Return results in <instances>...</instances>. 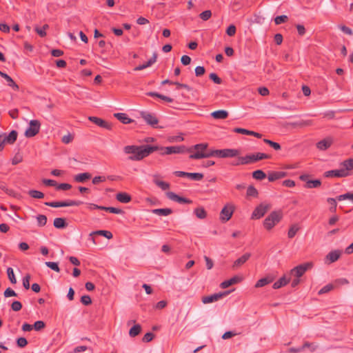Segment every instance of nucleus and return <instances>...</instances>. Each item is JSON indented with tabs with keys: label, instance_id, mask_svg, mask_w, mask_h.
Here are the masks:
<instances>
[{
	"label": "nucleus",
	"instance_id": "obj_55",
	"mask_svg": "<svg viewBox=\"0 0 353 353\" xmlns=\"http://www.w3.org/2000/svg\"><path fill=\"white\" fill-rule=\"evenodd\" d=\"M334 285L332 283H329L323 287L318 292L319 294H323L327 293L334 289Z\"/></svg>",
	"mask_w": 353,
	"mask_h": 353
},
{
	"label": "nucleus",
	"instance_id": "obj_38",
	"mask_svg": "<svg viewBox=\"0 0 353 353\" xmlns=\"http://www.w3.org/2000/svg\"><path fill=\"white\" fill-rule=\"evenodd\" d=\"M194 213L198 219H204L207 216V212L203 207H199L194 209Z\"/></svg>",
	"mask_w": 353,
	"mask_h": 353
},
{
	"label": "nucleus",
	"instance_id": "obj_25",
	"mask_svg": "<svg viewBox=\"0 0 353 353\" xmlns=\"http://www.w3.org/2000/svg\"><path fill=\"white\" fill-rule=\"evenodd\" d=\"M251 256L250 253H245L237 259L233 263L232 268H237L243 265Z\"/></svg>",
	"mask_w": 353,
	"mask_h": 353
},
{
	"label": "nucleus",
	"instance_id": "obj_8",
	"mask_svg": "<svg viewBox=\"0 0 353 353\" xmlns=\"http://www.w3.org/2000/svg\"><path fill=\"white\" fill-rule=\"evenodd\" d=\"M271 205L270 204L261 203L254 210L251 218L252 219H259L263 217L265 214L270 210Z\"/></svg>",
	"mask_w": 353,
	"mask_h": 353
},
{
	"label": "nucleus",
	"instance_id": "obj_11",
	"mask_svg": "<svg viewBox=\"0 0 353 353\" xmlns=\"http://www.w3.org/2000/svg\"><path fill=\"white\" fill-rule=\"evenodd\" d=\"M216 157L219 158H232L238 156L240 154V151L236 149H222L216 150Z\"/></svg>",
	"mask_w": 353,
	"mask_h": 353
},
{
	"label": "nucleus",
	"instance_id": "obj_32",
	"mask_svg": "<svg viewBox=\"0 0 353 353\" xmlns=\"http://www.w3.org/2000/svg\"><path fill=\"white\" fill-rule=\"evenodd\" d=\"M92 175L89 172L80 173L74 176V180L77 183H83L88 179H90Z\"/></svg>",
	"mask_w": 353,
	"mask_h": 353
},
{
	"label": "nucleus",
	"instance_id": "obj_50",
	"mask_svg": "<svg viewBox=\"0 0 353 353\" xmlns=\"http://www.w3.org/2000/svg\"><path fill=\"white\" fill-rule=\"evenodd\" d=\"M258 190L253 186L249 185L247 189V196L256 197L258 196Z\"/></svg>",
	"mask_w": 353,
	"mask_h": 353
},
{
	"label": "nucleus",
	"instance_id": "obj_22",
	"mask_svg": "<svg viewBox=\"0 0 353 353\" xmlns=\"http://www.w3.org/2000/svg\"><path fill=\"white\" fill-rule=\"evenodd\" d=\"M159 175L158 174H154L152 176L153 178V183L157 185L159 188H160L162 190H167L170 188V185L168 183L161 181L159 179Z\"/></svg>",
	"mask_w": 353,
	"mask_h": 353
},
{
	"label": "nucleus",
	"instance_id": "obj_26",
	"mask_svg": "<svg viewBox=\"0 0 353 353\" xmlns=\"http://www.w3.org/2000/svg\"><path fill=\"white\" fill-rule=\"evenodd\" d=\"M233 131L234 132L239 133V134H246V135H252L256 138H261V137H262V134L260 133H258V132H256L254 131H251V130H246L244 128H236L233 130Z\"/></svg>",
	"mask_w": 353,
	"mask_h": 353
},
{
	"label": "nucleus",
	"instance_id": "obj_59",
	"mask_svg": "<svg viewBox=\"0 0 353 353\" xmlns=\"http://www.w3.org/2000/svg\"><path fill=\"white\" fill-rule=\"evenodd\" d=\"M209 78L216 84H221L222 83V79L219 77L216 73L212 72L210 74Z\"/></svg>",
	"mask_w": 353,
	"mask_h": 353
},
{
	"label": "nucleus",
	"instance_id": "obj_6",
	"mask_svg": "<svg viewBox=\"0 0 353 353\" xmlns=\"http://www.w3.org/2000/svg\"><path fill=\"white\" fill-rule=\"evenodd\" d=\"M83 202L81 201L68 200L63 201L46 202L45 205L52 208H61L68 206H79Z\"/></svg>",
	"mask_w": 353,
	"mask_h": 353
},
{
	"label": "nucleus",
	"instance_id": "obj_60",
	"mask_svg": "<svg viewBox=\"0 0 353 353\" xmlns=\"http://www.w3.org/2000/svg\"><path fill=\"white\" fill-rule=\"evenodd\" d=\"M11 308L14 312H18L22 308V304L20 301H14L11 305Z\"/></svg>",
	"mask_w": 353,
	"mask_h": 353
},
{
	"label": "nucleus",
	"instance_id": "obj_33",
	"mask_svg": "<svg viewBox=\"0 0 353 353\" xmlns=\"http://www.w3.org/2000/svg\"><path fill=\"white\" fill-rule=\"evenodd\" d=\"M211 116L216 119H225L228 117V112L224 110H219L212 112Z\"/></svg>",
	"mask_w": 353,
	"mask_h": 353
},
{
	"label": "nucleus",
	"instance_id": "obj_35",
	"mask_svg": "<svg viewBox=\"0 0 353 353\" xmlns=\"http://www.w3.org/2000/svg\"><path fill=\"white\" fill-rule=\"evenodd\" d=\"M53 225L57 229H63L68 226V223L64 218H55Z\"/></svg>",
	"mask_w": 353,
	"mask_h": 353
},
{
	"label": "nucleus",
	"instance_id": "obj_49",
	"mask_svg": "<svg viewBox=\"0 0 353 353\" xmlns=\"http://www.w3.org/2000/svg\"><path fill=\"white\" fill-rule=\"evenodd\" d=\"M37 224L39 227L45 226L47 223V217L46 215L39 214L37 216Z\"/></svg>",
	"mask_w": 353,
	"mask_h": 353
},
{
	"label": "nucleus",
	"instance_id": "obj_21",
	"mask_svg": "<svg viewBox=\"0 0 353 353\" xmlns=\"http://www.w3.org/2000/svg\"><path fill=\"white\" fill-rule=\"evenodd\" d=\"M157 54L154 52L152 54V57L146 63L135 67L134 68V71H139V70H142L143 69H145L148 67L151 66L152 64H154L157 61Z\"/></svg>",
	"mask_w": 353,
	"mask_h": 353
},
{
	"label": "nucleus",
	"instance_id": "obj_12",
	"mask_svg": "<svg viewBox=\"0 0 353 353\" xmlns=\"http://www.w3.org/2000/svg\"><path fill=\"white\" fill-rule=\"evenodd\" d=\"M216 150H208V148L203 152H196L194 154L190 155L189 158L192 159H200L203 158H210L212 157H216Z\"/></svg>",
	"mask_w": 353,
	"mask_h": 353
},
{
	"label": "nucleus",
	"instance_id": "obj_27",
	"mask_svg": "<svg viewBox=\"0 0 353 353\" xmlns=\"http://www.w3.org/2000/svg\"><path fill=\"white\" fill-rule=\"evenodd\" d=\"M240 281H241V278L237 276H235L228 280H225L223 282H222L221 283L220 286L221 288L225 289V288H227L230 287V285L236 284Z\"/></svg>",
	"mask_w": 353,
	"mask_h": 353
},
{
	"label": "nucleus",
	"instance_id": "obj_19",
	"mask_svg": "<svg viewBox=\"0 0 353 353\" xmlns=\"http://www.w3.org/2000/svg\"><path fill=\"white\" fill-rule=\"evenodd\" d=\"M3 135V141L5 142V144H13L18 136V132L16 130H12L8 134H1Z\"/></svg>",
	"mask_w": 353,
	"mask_h": 353
},
{
	"label": "nucleus",
	"instance_id": "obj_57",
	"mask_svg": "<svg viewBox=\"0 0 353 353\" xmlns=\"http://www.w3.org/2000/svg\"><path fill=\"white\" fill-rule=\"evenodd\" d=\"M71 188H72V185L69 183H60V184L57 183L56 189L57 190H70Z\"/></svg>",
	"mask_w": 353,
	"mask_h": 353
},
{
	"label": "nucleus",
	"instance_id": "obj_48",
	"mask_svg": "<svg viewBox=\"0 0 353 353\" xmlns=\"http://www.w3.org/2000/svg\"><path fill=\"white\" fill-rule=\"evenodd\" d=\"M341 165L346 166V170H347L348 172H350V171L353 170V159H348L343 161L341 163Z\"/></svg>",
	"mask_w": 353,
	"mask_h": 353
},
{
	"label": "nucleus",
	"instance_id": "obj_24",
	"mask_svg": "<svg viewBox=\"0 0 353 353\" xmlns=\"http://www.w3.org/2000/svg\"><path fill=\"white\" fill-rule=\"evenodd\" d=\"M287 176V172L283 171L271 172L268 174V180L270 182L274 181L277 179L284 178Z\"/></svg>",
	"mask_w": 353,
	"mask_h": 353
},
{
	"label": "nucleus",
	"instance_id": "obj_28",
	"mask_svg": "<svg viewBox=\"0 0 353 353\" xmlns=\"http://www.w3.org/2000/svg\"><path fill=\"white\" fill-rule=\"evenodd\" d=\"M0 76L5 79L8 82V85L12 88L14 90H19L18 85L13 81V79L6 73L3 72L0 70Z\"/></svg>",
	"mask_w": 353,
	"mask_h": 353
},
{
	"label": "nucleus",
	"instance_id": "obj_54",
	"mask_svg": "<svg viewBox=\"0 0 353 353\" xmlns=\"http://www.w3.org/2000/svg\"><path fill=\"white\" fill-rule=\"evenodd\" d=\"M288 20L287 15H280L274 18V23L276 25H280L285 23Z\"/></svg>",
	"mask_w": 353,
	"mask_h": 353
},
{
	"label": "nucleus",
	"instance_id": "obj_30",
	"mask_svg": "<svg viewBox=\"0 0 353 353\" xmlns=\"http://www.w3.org/2000/svg\"><path fill=\"white\" fill-rule=\"evenodd\" d=\"M290 125L294 128H305V127L312 125L313 121L312 120H301L299 121L291 123Z\"/></svg>",
	"mask_w": 353,
	"mask_h": 353
},
{
	"label": "nucleus",
	"instance_id": "obj_63",
	"mask_svg": "<svg viewBox=\"0 0 353 353\" xmlns=\"http://www.w3.org/2000/svg\"><path fill=\"white\" fill-rule=\"evenodd\" d=\"M30 274H26L23 278V286L26 290H28L30 288Z\"/></svg>",
	"mask_w": 353,
	"mask_h": 353
},
{
	"label": "nucleus",
	"instance_id": "obj_23",
	"mask_svg": "<svg viewBox=\"0 0 353 353\" xmlns=\"http://www.w3.org/2000/svg\"><path fill=\"white\" fill-rule=\"evenodd\" d=\"M341 254V252L340 250H333L327 254L325 259L329 261V263H332L336 261L340 258Z\"/></svg>",
	"mask_w": 353,
	"mask_h": 353
},
{
	"label": "nucleus",
	"instance_id": "obj_46",
	"mask_svg": "<svg viewBox=\"0 0 353 353\" xmlns=\"http://www.w3.org/2000/svg\"><path fill=\"white\" fill-rule=\"evenodd\" d=\"M263 142L265 143L266 144L269 145L270 147L274 148L275 150H279L281 148V145L279 143L274 142L270 139H264Z\"/></svg>",
	"mask_w": 353,
	"mask_h": 353
},
{
	"label": "nucleus",
	"instance_id": "obj_39",
	"mask_svg": "<svg viewBox=\"0 0 353 353\" xmlns=\"http://www.w3.org/2000/svg\"><path fill=\"white\" fill-rule=\"evenodd\" d=\"M0 189L2 190L5 193H6L9 196H11L13 197L16 196L15 192L12 189L8 188L6 183L1 180H0Z\"/></svg>",
	"mask_w": 353,
	"mask_h": 353
},
{
	"label": "nucleus",
	"instance_id": "obj_51",
	"mask_svg": "<svg viewBox=\"0 0 353 353\" xmlns=\"http://www.w3.org/2000/svg\"><path fill=\"white\" fill-rule=\"evenodd\" d=\"M7 274H8V279H9L10 281L12 284H15L17 283V279L15 278V276H14V271H13V269L12 268H7Z\"/></svg>",
	"mask_w": 353,
	"mask_h": 353
},
{
	"label": "nucleus",
	"instance_id": "obj_3",
	"mask_svg": "<svg viewBox=\"0 0 353 353\" xmlns=\"http://www.w3.org/2000/svg\"><path fill=\"white\" fill-rule=\"evenodd\" d=\"M161 154H183L186 152H191V148H187L185 145H174L168 147L158 146Z\"/></svg>",
	"mask_w": 353,
	"mask_h": 353
},
{
	"label": "nucleus",
	"instance_id": "obj_40",
	"mask_svg": "<svg viewBox=\"0 0 353 353\" xmlns=\"http://www.w3.org/2000/svg\"><path fill=\"white\" fill-rule=\"evenodd\" d=\"M299 230H300V227L299 226L298 224L295 223V224L292 225L290 227L289 230L288 232V238L292 239L293 237H294L295 235L296 234L297 232Z\"/></svg>",
	"mask_w": 353,
	"mask_h": 353
},
{
	"label": "nucleus",
	"instance_id": "obj_53",
	"mask_svg": "<svg viewBox=\"0 0 353 353\" xmlns=\"http://www.w3.org/2000/svg\"><path fill=\"white\" fill-rule=\"evenodd\" d=\"M45 264L47 267L52 269V270H54L57 272H60V268H59L57 263L52 262V261H47L45 263Z\"/></svg>",
	"mask_w": 353,
	"mask_h": 353
},
{
	"label": "nucleus",
	"instance_id": "obj_18",
	"mask_svg": "<svg viewBox=\"0 0 353 353\" xmlns=\"http://www.w3.org/2000/svg\"><path fill=\"white\" fill-rule=\"evenodd\" d=\"M166 195L169 199L176 201L177 203H179L190 204L192 203V200L185 198V197L180 196L173 192H168L166 193Z\"/></svg>",
	"mask_w": 353,
	"mask_h": 353
},
{
	"label": "nucleus",
	"instance_id": "obj_62",
	"mask_svg": "<svg viewBox=\"0 0 353 353\" xmlns=\"http://www.w3.org/2000/svg\"><path fill=\"white\" fill-rule=\"evenodd\" d=\"M81 302L85 305H89L92 303V299L89 295H83L81 298Z\"/></svg>",
	"mask_w": 353,
	"mask_h": 353
},
{
	"label": "nucleus",
	"instance_id": "obj_14",
	"mask_svg": "<svg viewBox=\"0 0 353 353\" xmlns=\"http://www.w3.org/2000/svg\"><path fill=\"white\" fill-rule=\"evenodd\" d=\"M141 117L144 119L147 124L151 125L153 128H156L159 123V120L154 114H151L148 112H141Z\"/></svg>",
	"mask_w": 353,
	"mask_h": 353
},
{
	"label": "nucleus",
	"instance_id": "obj_2",
	"mask_svg": "<svg viewBox=\"0 0 353 353\" xmlns=\"http://www.w3.org/2000/svg\"><path fill=\"white\" fill-rule=\"evenodd\" d=\"M283 218L281 210L272 211L264 220L263 226L267 230H272Z\"/></svg>",
	"mask_w": 353,
	"mask_h": 353
},
{
	"label": "nucleus",
	"instance_id": "obj_52",
	"mask_svg": "<svg viewBox=\"0 0 353 353\" xmlns=\"http://www.w3.org/2000/svg\"><path fill=\"white\" fill-rule=\"evenodd\" d=\"M103 210L109 212L114 214H123V211L121 209L114 207H105L103 206Z\"/></svg>",
	"mask_w": 353,
	"mask_h": 353
},
{
	"label": "nucleus",
	"instance_id": "obj_7",
	"mask_svg": "<svg viewBox=\"0 0 353 353\" xmlns=\"http://www.w3.org/2000/svg\"><path fill=\"white\" fill-rule=\"evenodd\" d=\"M313 266L314 264L312 262L304 263L292 269L291 273L296 277L300 278L305 274L307 270L312 269Z\"/></svg>",
	"mask_w": 353,
	"mask_h": 353
},
{
	"label": "nucleus",
	"instance_id": "obj_43",
	"mask_svg": "<svg viewBox=\"0 0 353 353\" xmlns=\"http://www.w3.org/2000/svg\"><path fill=\"white\" fill-rule=\"evenodd\" d=\"M141 330V327L139 324L134 325L132 327L130 328L129 331V335L131 337H134L139 334Z\"/></svg>",
	"mask_w": 353,
	"mask_h": 353
},
{
	"label": "nucleus",
	"instance_id": "obj_5",
	"mask_svg": "<svg viewBox=\"0 0 353 353\" xmlns=\"http://www.w3.org/2000/svg\"><path fill=\"white\" fill-rule=\"evenodd\" d=\"M41 123L39 120H31L29 123V126L25 131V136L28 138L36 136L40 130Z\"/></svg>",
	"mask_w": 353,
	"mask_h": 353
},
{
	"label": "nucleus",
	"instance_id": "obj_47",
	"mask_svg": "<svg viewBox=\"0 0 353 353\" xmlns=\"http://www.w3.org/2000/svg\"><path fill=\"white\" fill-rule=\"evenodd\" d=\"M208 147V143H201L194 145L191 149H194L196 150V152H203Z\"/></svg>",
	"mask_w": 353,
	"mask_h": 353
},
{
	"label": "nucleus",
	"instance_id": "obj_34",
	"mask_svg": "<svg viewBox=\"0 0 353 353\" xmlns=\"http://www.w3.org/2000/svg\"><path fill=\"white\" fill-rule=\"evenodd\" d=\"M152 213L159 216H168L172 213V210L170 208H157L152 210Z\"/></svg>",
	"mask_w": 353,
	"mask_h": 353
},
{
	"label": "nucleus",
	"instance_id": "obj_9",
	"mask_svg": "<svg viewBox=\"0 0 353 353\" xmlns=\"http://www.w3.org/2000/svg\"><path fill=\"white\" fill-rule=\"evenodd\" d=\"M341 168L339 170H332L327 171L324 173L325 177H346L350 175V172L346 170V166L341 165Z\"/></svg>",
	"mask_w": 353,
	"mask_h": 353
},
{
	"label": "nucleus",
	"instance_id": "obj_17",
	"mask_svg": "<svg viewBox=\"0 0 353 353\" xmlns=\"http://www.w3.org/2000/svg\"><path fill=\"white\" fill-rule=\"evenodd\" d=\"M88 119L91 122L94 123V124L102 128H105L109 130L112 129V124L101 118L91 116L88 117Z\"/></svg>",
	"mask_w": 353,
	"mask_h": 353
},
{
	"label": "nucleus",
	"instance_id": "obj_44",
	"mask_svg": "<svg viewBox=\"0 0 353 353\" xmlns=\"http://www.w3.org/2000/svg\"><path fill=\"white\" fill-rule=\"evenodd\" d=\"M252 177L256 180H263L265 179L266 174L261 170H257L252 172Z\"/></svg>",
	"mask_w": 353,
	"mask_h": 353
},
{
	"label": "nucleus",
	"instance_id": "obj_29",
	"mask_svg": "<svg viewBox=\"0 0 353 353\" xmlns=\"http://www.w3.org/2000/svg\"><path fill=\"white\" fill-rule=\"evenodd\" d=\"M114 117H116L119 121L124 124H128L133 121L132 119L129 118L125 113L118 112L114 114Z\"/></svg>",
	"mask_w": 353,
	"mask_h": 353
},
{
	"label": "nucleus",
	"instance_id": "obj_20",
	"mask_svg": "<svg viewBox=\"0 0 353 353\" xmlns=\"http://www.w3.org/2000/svg\"><path fill=\"white\" fill-rule=\"evenodd\" d=\"M333 143L332 137H327L316 143V148L320 150H325L329 148Z\"/></svg>",
	"mask_w": 353,
	"mask_h": 353
},
{
	"label": "nucleus",
	"instance_id": "obj_1",
	"mask_svg": "<svg viewBox=\"0 0 353 353\" xmlns=\"http://www.w3.org/2000/svg\"><path fill=\"white\" fill-rule=\"evenodd\" d=\"M159 150L157 145H126L123 148L125 154H130L128 159L130 161H141L154 152Z\"/></svg>",
	"mask_w": 353,
	"mask_h": 353
},
{
	"label": "nucleus",
	"instance_id": "obj_64",
	"mask_svg": "<svg viewBox=\"0 0 353 353\" xmlns=\"http://www.w3.org/2000/svg\"><path fill=\"white\" fill-rule=\"evenodd\" d=\"M236 30V29L235 26L230 25L228 26V28L226 30V34L230 37H232L235 34Z\"/></svg>",
	"mask_w": 353,
	"mask_h": 353
},
{
	"label": "nucleus",
	"instance_id": "obj_45",
	"mask_svg": "<svg viewBox=\"0 0 353 353\" xmlns=\"http://www.w3.org/2000/svg\"><path fill=\"white\" fill-rule=\"evenodd\" d=\"M28 194L34 199H43L44 197V194L39 190H30L28 191Z\"/></svg>",
	"mask_w": 353,
	"mask_h": 353
},
{
	"label": "nucleus",
	"instance_id": "obj_58",
	"mask_svg": "<svg viewBox=\"0 0 353 353\" xmlns=\"http://www.w3.org/2000/svg\"><path fill=\"white\" fill-rule=\"evenodd\" d=\"M211 16L212 12L209 10H205L199 14L200 18L203 21L208 20L211 17Z\"/></svg>",
	"mask_w": 353,
	"mask_h": 353
},
{
	"label": "nucleus",
	"instance_id": "obj_36",
	"mask_svg": "<svg viewBox=\"0 0 353 353\" xmlns=\"http://www.w3.org/2000/svg\"><path fill=\"white\" fill-rule=\"evenodd\" d=\"M274 281V278L271 276H267L265 278H262L257 281V282L255 284V288H261L263 287L270 283H272Z\"/></svg>",
	"mask_w": 353,
	"mask_h": 353
},
{
	"label": "nucleus",
	"instance_id": "obj_15",
	"mask_svg": "<svg viewBox=\"0 0 353 353\" xmlns=\"http://www.w3.org/2000/svg\"><path fill=\"white\" fill-rule=\"evenodd\" d=\"M174 174L179 177L187 176L192 180L200 181L203 178V174L201 173H191L183 171H175Z\"/></svg>",
	"mask_w": 353,
	"mask_h": 353
},
{
	"label": "nucleus",
	"instance_id": "obj_61",
	"mask_svg": "<svg viewBox=\"0 0 353 353\" xmlns=\"http://www.w3.org/2000/svg\"><path fill=\"white\" fill-rule=\"evenodd\" d=\"M344 199H350L352 201H353V193L347 192L346 194H341V195L338 196V200L339 201H342V200H344Z\"/></svg>",
	"mask_w": 353,
	"mask_h": 353
},
{
	"label": "nucleus",
	"instance_id": "obj_13",
	"mask_svg": "<svg viewBox=\"0 0 353 353\" xmlns=\"http://www.w3.org/2000/svg\"><path fill=\"white\" fill-rule=\"evenodd\" d=\"M216 150H208V148L203 152H196L194 154L190 155L189 158L192 159H200L203 158H210L212 157H216Z\"/></svg>",
	"mask_w": 353,
	"mask_h": 353
},
{
	"label": "nucleus",
	"instance_id": "obj_41",
	"mask_svg": "<svg viewBox=\"0 0 353 353\" xmlns=\"http://www.w3.org/2000/svg\"><path fill=\"white\" fill-rule=\"evenodd\" d=\"M321 185V181L319 179L307 181V183L305 185L306 188H316Z\"/></svg>",
	"mask_w": 353,
	"mask_h": 353
},
{
	"label": "nucleus",
	"instance_id": "obj_31",
	"mask_svg": "<svg viewBox=\"0 0 353 353\" xmlns=\"http://www.w3.org/2000/svg\"><path fill=\"white\" fill-rule=\"evenodd\" d=\"M116 199L117 201L122 203H129L132 198L130 194L126 192H119L116 195Z\"/></svg>",
	"mask_w": 353,
	"mask_h": 353
},
{
	"label": "nucleus",
	"instance_id": "obj_16",
	"mask_svg": "<svg viewBox=\"0 0 353 353\" xmlns=\"http://www.w3.org/2000/svg\"><path fill=\"white\" fill-rule=\"evenodd\" d=\"M229 293H230V291H227V292H222V293L221 292L216 293V294H213L210 296H203V297H202V302L204 304L213 303V302L217 301L219 299L222 298L223 296H225V295L228 294Z\"/></svg>",
	"mask_w": 353,
	"mask_h": 353
},
{
	"label": "nucleus",
	"instance_id": "obj_37",
	"mask_svg": "<svg viewBox=\"0 0 353 353\" xmlns=\"http://www.w3.org/2000/svg\"><path fill=\"white\" fill-rule=\"evenodd\" d=\"M289 282L290 279H287L285 276H283L273 284L272 288L274 289H279L283 286L286 285Z\"/></svg>",
	"mask_w": 353,
	"mask_h": 353
},
{
	"label": "nucleus",
	"instance_id": "obj_56",
	"mask_svg": "<svg viewBox=\"0 0 353 353\" xmlns=\"http://www.w3.org/2000/svg\"><path fill=\"white\" fill-rule=\"evenodd\" d=\"M32 326L36 331H40L46 327V323L43 321H37Z\"/></svg>",
	"mask_w": 353,
	"mask_h": 353
},
{
	"label": "nucleus",
	"instance_id": "obj_42",
	"mask_svg": "<svg viewBox=\"0 0 353 353\" xmlns=\"http://www.w3.org/2000/svg\"><path fill=\"white\" fill-rule=\"evenodd\" d=\"M93 234L101 235V236H105L108 239H110L113 236L112 232L110 231H108V230H97V231H94V232H92V233H90V235L92 236Z\"/></svg>",
	"mask_w": 353,
	"mask_h": 353
},
{
	"label": "nucleus",
	"instance_id": "obj_10",
	"mask_svg": "<svg viewBox=\"0 0 353 353\" xmlns=\"http://www.w3.org/2000/svg\"><path fill=\"white\" fill-rule=\"evenodd\" d=\"M234 211V206L232 204L225 205L221 211L220 220L222 222H227L230 219Z\"/></svg>",
	"mask_w": 353,
	"mask_h": 353
},
{
	"label": "nucleus",
	"instance_id": "obj_4",
	"mask_svg": "<svg viewBox=\"0 0 353 353\" xmlns=\"http://www.w3.org/2000/svg\"><path fill=\"white\" fill-rule=\"evenodd\" d=\"M270 156L267 154L257 152L255 154H248L245 157H242V159H241L242 161L241 163H247V165H248V164H250L254 162H256L257 161L270 159Z\"/></svg>",
	"mask_w": 353,
	"mask_h": 353
}]
</instances>
